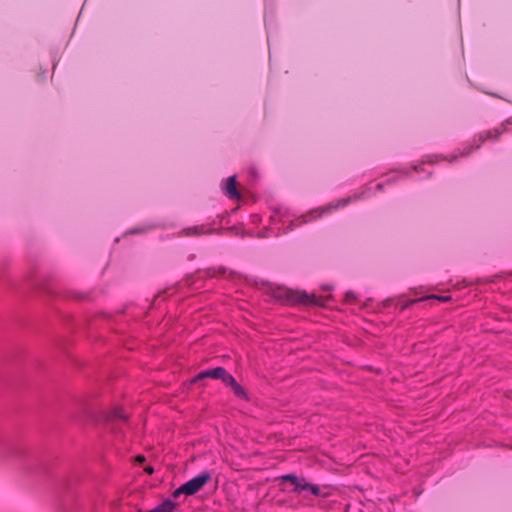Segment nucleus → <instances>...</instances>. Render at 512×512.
Returning a JSON list of instances; mask_svg holds the SVG:
<instances>
[{
    "instance_id": "nucleus-1",
    "label": "nucleus",
    "mask_w": 512,
    "mask_h": 512,
    "mask_svg": "<svg viewBox=\"0 0 512 512\" xmlns=\"http://www.w3.org/2000/svg\"><path fill=\"white\" fill-rule=\"evenodd\" d=\"M210 480L211 474L207 471L202 472L176 489L174 491V497H179L181 494L194 495L200 491Z\"/></svg>"
},
{
    "instance_id": "nucleus-2",
    "label": "nucleus",
    "mask_w": 512,
    "mask_h": 512,
    "mask_svg": "<svg viewBox=\"0 0 512 512\" xmlns=\"http://www.w3.org/2000/svg\"><path fill=\"white\" fill-rule=\"evenodd\" d=\"M224 375V368L217 367L210 370H205L200 372L192 381L197 382L204 378H214V379H220V377Z\"/></svg>"
},
{
    "instance_id": "nucleus-3",
    "label": "nucleus",
    "mask_w": 512,
    "mask_h": 512,
    "mask_svg": "<svg viewBox=\"0 0 512 512\" xmlns=\"http://www.w3.org/2000/svg\"><path fill=\"white\" fill-rule=\"evenodd\" d=\"M281 480L284 481V482H291L292 484H294V489L293 491L295 492H302L304 491L305 489V485H304V479H300L298 478L296 475L294 474H286V475H283L281 477Z\"/></svg>"
},
{
    "instance_id": "nucleus-4",
    "label": "nucleus",
    "mask_w": 512,
    "mask_h": 512,
    "mask_svg": "<svg viewBox=\"0 0 512 512\" xmlns=\"http://www.w3.org/2000/svg\"><path fill=\"white\" fill-rule=\"evenodd\" d=\"M225 193L232 199H238L240 197V194L236 189V176H231L226 180Z\"/></svg>"
},
{
    "instance_id": "nucleus-5",
    "label": "nucleus",
    "mask_w": 512,
    "mask_h": 512,
    "mask_svg": "<svg viewBox=\"0 0 512 512\" xmlns=\"http://www.w3.org/2000/svg\"><path fill=\"white\" fill-rule=\"evenodd\" d=\"M175 507L176 504L172 500L168 499L157 505L150 512H174Z\"/></svg>"
},
{
    "instance_id": "nucleus-6",
    "label": "nucleus",
    "mask_w": 512,
    "mask_h": 512,
    "mask_svg": "<svg viewBox=\"0 0 512 512\" xmlns=\"http://www.w3.org/2000/svg\"><path fill=\"white\" fill-rule=\"evenodd\" d=\"M301 301L305 304L323 305L325 299L323 297H318L314 294L309 295L307 293H303L301 295Z\"/></svg>"
},
{
    "instance_id": "nucleus-7",
    "label": "nucleus",
    "mask_w": 512,
    "mask_h": 512,
    "mask_svg": "<svg viewBox=\"0 0 512 512\" xmlns=\"http://www.w3.org/2000/svg\"><path fill=\"white\" fill-rule=\"evenodd\" d=\"M107 419L108 420L120 419V420L126 421L128 419V417H127V415H125L123 413L122 408L116 407L112 411L109 412V414L107 415Z\"/></svg>"
},
{
    "instance_id": "nucleus-8",
    "label": "nucleus",
    "mask_w": 512,
    "mask_h": 512,
    "mask_svg": "<svg viewBox=\"0 0 512 512\" xmlns=\"http://www.w3.org/2000/svg\"><path fill=\"white\" fill-rule=\"evenodd\" d=\"M304 485L306 486L304 490H309L313 495L318 497H326L327 494L323 493L321 489L317 485L309 484L304 481Z\"/></svg>"
},
{
    "instance_id": "nucleus-9",
    "label": "nucleus",
    "mask_w": 512,
    "mask_h": 512,
    "mask_svg": "<svg viewBox=\"0 0 512 512\" xmlns=\"http://www.w3.org/2000/svg\"><path fill=\"white\" fill-rule=\"evenodd\" d=\"M220 379L222 380V382L227 385V386H232L233 384H235L236 380L235 378L229 374L225 369H224V375H222L220 377Z\"/></svg>"
},
{
    "instance_id": "nucleus-10",
    "label": "nucleus",
    "mask_w": 512,
    "mask_h": 512,
    "mask_svg": "<svg viewBox=\"0 0 512 512\" xmlns=\"http://www.w3.org/2000/svg\"><path fill=\"white\" fill-rule=\"evenodd\" d=\"M231 388L238 397L247 398L245 390L237 382H235V384H233Z\"/></svg>"
},
{
    "instance_id": "nucleus-11",
    "label": "nucleus",
    "mask_w": 512,
    "mask_h": 512,
    "mask_svg": "<svg viewBox=\"0 0 512 512\" xmlns=\"http://www.w3.org/2000/svg\"><path fill=\"white\" fill-rule=\"evenodd\" d=\"M347 203H348V200H343L342 202H339V203H338L337 205H335V206H334V205H330L328 208H329V209H330V208L335 209V208H337L340 204H341L342 206H345Z\"/></svg>"
},
{
    "instance_id": "nucleus-12",
    "label": "nucleus",
    "mask_w": 512,
    "mask_h": 512,
    "mask_svg": "<svg viewBox=\"0 0 512 512\" xmlns=\"http://www.w3.org/2000/svg\"><path fill=\"white\" fill-rule=\"evenodd\" d=\"M137 460H138L139 462H144V461H145V457H144V456H142V455H139V456L137 457Z\"/></svg>"
},
{
    "instance_id": "nucleus-13",
    "label": "nucleus",
    "mask_w": 512,
    "mask_h": 512,
    "mask_svg": "<svg viewBox=\"0 0 512 512\" xmlns=\"http://www.w3.org/2000/svg\"><path fill=\"white\" fill-rule=\"evenodd\" d=\"M146 471H147L148 473H152V472H153V469H152V468H147V469H146Z\"/></svg>"
},
{
    "instance_id": "nucleus-14",
    "label": "nucleus",
    "mask_w": 512,
    "mask_h": 512,
    "mask_svg": "<svg viewBox=\"0 0 512 512\" xmlns=\"http://www.w3.org/2000/svg\"><path fill=\"white\" fill-rule=\"evenodd\" d=\"M438 299H441V300H447L449 297H437Z\"/></svg>"
}]
</instances>
